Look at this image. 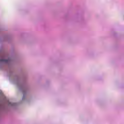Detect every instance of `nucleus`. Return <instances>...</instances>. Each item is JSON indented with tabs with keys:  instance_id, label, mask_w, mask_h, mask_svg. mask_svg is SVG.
I'll use <instances>...</instances> for the list:
<instances>
[{
	"instance_id": "obj_1",
	"label": "nucleus",
	"mask_w": 124,
	"mask_h": 124,
	"mask_svg": "<svg viewBox=\"0 0 124 124\" xmlns=\"http://www.w3.org/2000/svg\"><path fill=\"white\" fill-rule=\"evenodd\" d=\"M0 62H8V60L1 59L0 60Z\"/></svg>"
}]
</instances>
